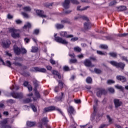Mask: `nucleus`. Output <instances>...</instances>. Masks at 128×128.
Returning a JSON list of instances; mask_svg holds the SVG:
<instances>
[{
  "instance_id": "f257e3e1",
  "label": "nucleus",
  "mask_w": 128,
  "mask_h": 128,
  "mask_svg": "<svg viewBox=\"0 0 128 128\" xmlns=\"http://www.w3.org/2000/svg\"><path fill=\"white\" fill-rule=\"evenodd\" d=\"M13 50L14 52V54H16V56H20V54H25L28 52V51L24 48H19L16 46V44H14L13 46Z\"/></svg>"
},
{
  "instance_id": "f03ea898",
  "label": "nucleus",
  "mask_w": 128,
  "mask_h": 128,
  "mask_svg": "<svg viewBox=\"0 0 128 128\" xmlns=\"http://www.w3.org/2000/svg\"><path fill=\"white\" fill-rule=\"evenodd\" d=\"M110 64L113 66H115L116 68H120L123 70L126 66V64L122 62H116V61H110Z\"/></svg>"
},
{
  "instance_id": "7ed1b4c3",
  "label": "nucleus",
  "mask_w": 128,
  "mask_h": 128,
  "mask_svg": "<svg viewBox=\"0 0 128 128\" xmlns=\"http://www.w3.org/2000/svg\"><path fill=\"white\" fill-rule=\"evenodd\" d=\"M80 18L84 20H86L87 22L84 24V30H90L92 28V23L88 22V20H90L88 18L84 16H81Z\"/></svg>"
},
{
  "instance_id": "20e7f679",
  "label": "nucleus",
  "mask_w": 128,
  "mask_h": 128,
  "mask_svg": "<svg viewBox=\"0 0 128 128\" xmlns=\"http://www.w3.org/2000/svg\"><path fill=\"white\" fill-rule=\"evenodd\" d=\"M54 110H57L58 112H59L60 114H62V116H64V112H62V110L58 108H56V106H50L47 108H45L44 109V112H54Z\"/></svg>"
},
{
  "instance_id": "39448f33",
  "label": "nucleus",
  "mask_w": 128,
  "mask_h": 128,
  "mask_svg": "<svg viewBox=\"0 0 128 128\" xmlns=\"http://www.w3.org/2000/svg\"><path fill=\"white\" fill-rule=\"evenodd\" d=\"M58 36V34H54V38L56 42H59V44H68V42L66 41V40L62 39V38L60 37V36Z\"/></svg>"
},
{
  "instance_id": "423d86ee",
  "label": "nucleus",
  "mask_w": 128,
  "mask_h": 128,
  "mask_svg": "<svg viewBox=\"0 0 128 128\" xmlns=\"http://www.w3.org/2000/svg\"><path fill=\"white\" fill-rule=\"evenodd\" d=\"M58 86H56L54 88V92H58L60 90H62L64 88V83L62 80H58Z\"/></svg>"
},
{
  "instance_id": "0eeeda50",
  "label": "nucleus",
  "mask_w": 128,
  "mask_h": 128,
  "mask_svg": "<svg viewBox=\"0 0 128 128\" xmlns=\"http://www.w3.org/2000/svg\"><path fill=\"white\" fill-rule=\"evenodd\" d=\"M9 32H10L11 33V36L13 38H20V35L19 33H16V32H18V30H16V29H15L14 28H10L8 29Z\"/></svg>"
},
{
  "instance_id": "6e6552de",
  "label": "nucleus",
  "mask_w": 128,
  "mask_h": 128,
  "mask_svg": "<svg viewBox=\"0 0 128 128\" xmlns=\"http://www.w3.org/2000/svg\"><path fill=\"white\" fill-rule=\"evenodd\" d=\"M68 114H70V122L73 123V124H76V122H74V117H72V115L74 114V108L72 106H70L68 110Z\"/></svg>"
},
{
  "instance_id": "1a4fd4ad",
  "label": "nucleus",
  "mask_w": 128,
  "mask_h": 128,
  "mask_svg": "<svg viewBox=\"0 0 128 128\" xmlns=\"http://www.w3.org/2000/svg\"><path fill=\"white\" fill-rule=\"evenodd\" d=\"M10 95L12 96V98H20V100H21L24 98V95L22 92H11Z\"/></svg>"
},
{
  "instance_id": "9d476101",
  "label": "nucleus",
  "mask_w": 128,
  "mask_h": 128,
  "mask_svg": "<svg viewBox=\"0 0 128 128\" xmlns=\"http://www.w3.org/2000/svg\"><path fill=\"white\" fill-rule=\"evenodd\" d=\"M106 94H108V92H106V90L105 89L98 88V91L96 92V96H98V98H102V94L106 96Z\"/></svg>"
},
{
  "instance_id": "9b49d317",
  "label": "nucleus",
  "mask_w": 128,
  "mask_h": 128,
  "mask_svg": "<svg viewBox=\"0 0 128 128\" xmlns=\"http://www.w3.org/2000/svg\"><path fill=\"white\" fill-rule=\"evenodd\" d=\"M60 36L62 38H74V35L72 34H68V32L66 31H62L60 32Z\"/></svg>"
},
{
  "instance_id": "f8f14e48",
  "label": "nucleus",
  "mask_w": 128,
  "mask_h": 128,
  "mask_svg": "<svg viewBox=\"0 0 128 128\" xmlns=\"http://www.w3.org/2000/svg\"><path fill=\"white\" fill-rule=\"evenodd\" d=\"M11 44L10 40L7 39L5 42H2V46L3 48L6 50V48H8L10 46Z\"/></svg>"
},
{
  "instance_id": "ddd939ff",
  "label": "nucleus",
  "mask_w": 128,
  "mask_h": 128,
  "mask_svg": "<svg viewBox=\"0 0 128 128\" xmlns=\"http://www.w3.org/2000/svg\"><path fill=\"white\" fill-rule=\"evenodd\" d=\"M34 70H32V72H42L43 74H44L45 72H46V69L44 68H40L39 67H34L32 68Z\"/></svg>"
},
{
  "instance_id": "4468645a",
  "label": "nucleus",
  "mask_w": 128,
  "mask_h": 128,
  "mask_svg": "<svg viewBox=\"0 0 128 128\" xmlns=\"http://www.w3.org/2000/svg\"><path fill=\"white\" fill-rule=\"evenodd\" d=\"M114 103L116 108H118L122 106V102L119 99L114 98Z\"/></svg>"
},
{
  "instance_id": "2eb2a0df",
  "label": "nucleus",
  "mask_w": 128,
  "mask_h": 128,
  "mask_svg": "<svg viewBox=\"0 0 128 128\" xmlns=\"http://www.w3.org/2000/svg\"><path fill=\"white\" fill-rule=\"evenodd\" d=\"M64 98H66V95L64 94V92H60V96H57L55 98L57 102H62L64 100Z\"/></svg>"
},
{
  "instance_id": "dca6fc26",
  "label": "nucleus",
  "mask_w": 128,
  "mask_h": 128,
  "mask_svg": "<svg viewBox=\"0 0 128 128\" xmlns=\"http://www.w3.org/2000/svg\"><path fill=\"white\" fill-rule=\"evenodd\" d=\"M70 0H64V2L62 4V6L66 10L70 8Z\"/></svg>"
},
{
  "instance_id": "f3484780",
  "label": "nucleus",
  "mask_w": 128,
  "mask_h": 128,
  "mask_svg": "<svg viewBox=\"0 0 128 128\" xmlns=\"http://www.w3.org/2000/svg\"><path fill=\"white\" fill-rule=\"evenodd\" d=\"M84 64L85 66L90 68L92 66V61L88 59H86L84 62Z\"/></svg>"
},
{
  "instance_id": "a211bd4d",
  "label": "nucleus",
  "mask_w": 128,
  "mask_h": 128,
  "mask_svg": "<svg viewBox=\"0 0 128 128\" xmlns=\"http://www.w3.org/2000/svg\"><path fill=\"white\" fill-rule=\"evenodd\" d=\"M116 78L118 80L122 82H126V78L124 76H117Z\"/></svg>"
},
{
  "instance_id": "6ab92c4d",
  "label": "nucleus",
  "mask_w": 128,
  "mask_h": 128,
  "mask_svg": "<svg viewBox=\"0 0 128 128\" xmlns=\"http://www.w3.org/2000/svg\"><path fill=\"white\" fill-rule=\"evenodd\" d=\"M44 12L43 10H37L36 11V14H37L38 16H40V18H46V16L44 15Z\"/></svg>"
},
{
  "instance_id": "aec40b11",
  "label": "nucleus",
  "mask_w": 128,
  "mask_h": 128,
  "mask_svg": "<svg viewBox=\"0 0 128 128\" xmlns=\"http://www.w3.org/2000/svg\"><path fill=\"white\" fill-rule=\"evenodd\" d=\"M26 124H27V126H29L30 128H32L35 126H36V122L28 121L26 122Z\"/></svg>"
},
{
  "instance_id": "412c9836",
  "label": "nucleus",
  "mask_w": 128,
  "mask_h": 128,
  "mask_svg": "<svg viewBox=\"0 0 128 128\" xmlns=\"http://www.w3.org/2000/svg\"><path fill=\"white\" fill-rule=\"evenodd\" d=\"M8 118L4 119L0 121V128L5 126L8 124Z\"/></svg>"
},
{
  "instance_id": "4be33fe9",
  "label": "nucleus",
  "mask_w": 128,
  "mask_h": 128,
  "mask_svg": "<svg viewBox=\"0 0 128 128\" xmlns=\"http://www.w3.org/2000/svg\"><path fill=\"white\" fill-rule=\"evenodd\" d=\"M108 55L110 56H111V58H118V54L116 52H110L108 53Z\"/></svg>"
},
{
  "instance_id": "5701e85b",
  "label": "nucleus",
  "mask_w": 128,
  "mask_h": 128,
  "mask_svg": "<svg viewBox=\"0 0 128 128\" xmlns=\"http://www.w3.org/2000/svg\"><path fill=\"white\" fill-rule=\"evenodd\" d=\"M23 30H26V28H32V24L29 22L26 23L22 28Z\"/></svg>"
},
{
  "instance_id": "b1692460",
  "label": "nucleus",
  "mask_w": 128,
  "mask_h": 128,
  "mask_svg": "<svg viewBox=\"0 0 128 128\" xmlns=\"http://www.w3.org/2000/svg\"><path fill=\"white\" fill-rule=\"evenodd\" d=\"M41 121L42 122H43L44 124H48V122H50V120H48V116H44L43 118H42L41 119Z\"/></svg>"
},
{
  "instance_id": "393cba45",
  "label": "nucleus",
  "mask_w": 128,
  "mask_h": 128,
  "mask_svg": "<svg viewBox=\"0 0 128 128\" xmlns=\"http://www.w3.org/2000/svg\"><path fill=\"white\" fill-rule=\"evenodd\" d=\"M55 26L57 30H62V28H64V25L60 24H56L55 25Z\"/></svg>"
},
{
  "instance_id": "a878e982",
  "label": "nucleus",
  "mask_w": 128,
  "mask_h": 128,
  "mask_svg": "<svg viewBox=\"0 0 128 128\" xmlns=\"http://www.w3.org/2000/svg\"><path fill=\"white\" fill-rule=\"evenodd\" d=\"M116 4H118V2L116 1V0H112L108 4V6H116Z\"/></svg>"
},
{
  "instance_id": "bb28decb",
  "label": "nucleus",
  "mask_w": 128,
  "mask_h": 128,
  "mask_svg": "<svg viewBox=\"0 0 128 128\" xmlns=\"http://www.w3.org/2000/svg\"><path fill=\"white\" fill-rule=\"evenodd\" d=\"M118 10L120 12H124V10H126V7L125 6H120Z\"/></svg>"
},
{
  "instance_id": "cd10ccee",
  "label": "nucleus",
  "mask_w": 128,
  "mask_h": 128,
  "mask_svg": "<svg viewBox=\"0 0 128 128\" xmlns=\"http://www.w3.org/2000/svg\"><path fill=\"white\" fill-rule=\"evenodd\" d=\"M32 34H35L36 36H38L40 34V29L36 28L32 32Z\"/></svg>"
},
{
  "instance_id": "c85d7f7f",
  "label": "nucleus",
  "mask_w": 128,
  "mask_h": 128,
  "mask_svg": "<svg viewBox=\"0 0 128 128\" xmlns=\"http://www.w3.org/2000/svg\"><path fill=\"white\" fill-rule=\"evenodd\" d=\"M106 38L107 40H114V37L112 35L106 36Z\"/></svg>"
},
{
  "instance_id": "c756f323",
  "label": "nucleus",
  "mask_w": 128,
  "mask_h": 128,
  "mask_svg": "<svg viewBox=\"0 0 128 128\" xmlns=\"http://www.w3.org/2000/svg\"><path fill=\"white\" fill-rule=\"evenodd\" d=\"M23 10L24 12H31L32 8H30L29 6H26L23 8Z\"/></svg>"
},
{
  "instance_id": "7c9ffc66",
  "label": "nucleus",
  "mask_w": 128,
  "mask_h": 128,
  "mask_svg": "<svg viewBox=\"0 0 128 128\" xmlns=\"http://www.w3.org/2000/svg\"><path fill=\"white\" fill-rule=\"evenodd\" d=\"M86 82L87 84H92V79L90 76H88L86 78Z\"/></svg>"
},
{
  "instance_id": "2f4dec72",
  "label": "nucleus",
  "mask_w": 128,
  "mask_h": 128,
  "mask_svg": "<svg viewBox=\"0 0 128 128\" xmlns=\"http://www.w3.org/2000/svg\"><path fill=\"white\" fill-rule=\"evenodd\" d=\"M38 48L36 46L32 47V49L31 50L32 52H38Z\"/></svg>"
},
{
  "instance_id": "473e14b6",
  "label": "nucleus",
  "mask_w": 128,
  "mask_h": 128,
  "mask_svg": "<svg viewBox=\"0 0 128 128\" xmlns=\"http://www.w3.org/2000/svg\"><path fill=\"white\" fill-rule=\"evenodd\" d=\"M114 82H116L113 80H108L106 82L107 84L109 85L113 84H114Z\"/></svg>"
},
{
  "instance_id": "72a5a7b5",
  "label": "nucleus",
  "mask_w": 128,
  "mask_h": 128,
  "mask_svg": "<svg viewBox=\"0 0 128 128\" xmlns=\"http://www.w3.org/2000/svg\"><path fill=\"white\" fill-rule=\"evenodd\" d=\"M94 72H96L97 74H102V70L98 68H94Z\"/></svg>"
},
{
  "instance_id": "f704fd0d",
  "label": "nucleus",
  "mask_w": 128,
  "mask_h": 128,
  "mask_svg": "<svg viewBox=\"0 0 128 128\" xmlns=\"http://www.w3.org/2000/svg\"><path fill=\"white\" fill-rule=\"evenodd\" d=\"M106 118L107 120H108V122L109 124H112V118H110V115H106Z\"/></svg>"
},
{
  "instance_id": "c9c22d12",
  "label": "nucleus",
  "mask_w": 128,
  "mask_h": 128,
  "mask_svg": "<svg viewBox=\"0 0 128 128\" xmlns=\"http://www.w3.org/2000/svg\"><path fill=\"white\" fill-rule=\"evenodd\" d=\"M100 48L102 50H107V48H108V46L106 44H102L100 45Z\"/></svg>"
},
{
  "instance_id": "e433bc0d",
  "label": "nucleus",
  "mask_w": 128,
  "mask_h": 128,
  "mask_svg": "<svg viewBox=\"0 0 128 128\" xmlns=\"http://www.w3.org/2000/svg\"><path fill=\"white\" fill-rule=\"evenodd\" d=\"M60 22L61 24H70V22L68 18L64 20H62Z\"/></svg>"
},
{
  "instance_id": "4c0bfd02",
  "label": "nucleus",
  "mask_w": 128,
  "mask_h": 128,
  "mask_svg": "<svg viewBox=\"0 0 128 128\" xmlns=\"http://www.w3.org/2000/svg\"><path fill=\"white\" fill-rule=\"evenodd\" d=\"M78 62L76 58H74V59L71 58L69 62L70 64H76Z\"/></svg>"
},
{
  "instance_id": "58836bf2",
  "label": "nucleus",
  "mask_w": 128,
  "mask_h": 128,
  "mask_svg": "<svg viewBox=\"0 0 128 128\" xmlns=\"http://www.w3.org/2000/svg\"><path fill=\"white\" fill-rule=\"evenodd\" d=\"M32 99L30 98H26L24 100V104H30V102H31Z\"/></svg>"
},
{
  "instance_id": "ea45409f",
  "label": "nucleus",
  "mask_w": 128,
  "mask_h": 128,
  "mask_svg": "<svg viewBox=\"0 0 128 128\" xmlns=\"http://www.w3.org/2000/svg\"><path fill=\"white\" fill-rule=\"evenodd\" d=\"M70 1L73 4H80V2L78 0H70Z\"/></svg>"
},
{
  "instance_id": "a19ab883",
  "label": "nucleus",
  "mask_w": 128,
  "mask_h": 128,
  "mask_svg": "<svg viewBox=\"0 0 128 128\" xmlns=\"http://www.w3.org/2000/svg\"><path fill=\"white\" fill-rule=\"evenodd\" d=\"M63 70L64 72H70V70L68 66H65L63 67Z\"/></svg>"
},
{
  "instance_id": "79ce46f5",
  "label": "nucleus",
  "mask_w": 128,
  "mask_h": 128,
  "mask_svg": "<svg viewBox=\"0 0 128 128\" xmlns=\"http://www.w3.org/2000/svg\"><path fill=\"white\" fill-rule=\"evenodd\" d=\"M116 88H118V90H120L121 92H123L124 90V87H122V86H120L118 85L116 86Z\"/></svg>"
},
{
  "instance_id": "37998d69",
  "label": "nucleus",
  "mask_w": 128,
  "mask_h": 128,
  "mask_svg": "<svg viewBox=\"0 0 128 128\" xmlns=\"http://www.w3.org/2000/svg\"><path fill=\"white\" fill-rule=\"evenodd\" d=\"M14 64V66H22V64H20L18 62H14L13 63Z\"/></svg>"
},
{
  "instance_id": "c03bdc74",
  "label": "nucleus",
  "mask_w": 128,
  "mask_h": 128,
  "mask_svg": "<svg viewBox=\"0 0 128 128\" xmlns=\"http://www.w3.org/2000/svg\"><path fill=\"white\" fill-rule=\"evenodd\" d=\"M120 58L122 60H124V62H126L128 63V57L126 56H122L120 57Z\"/></svg>"
},
{
  "instance_id": "a18cd8bd",
  "label": "nucleus",
  "mask_w": 128,
  "mask_h": 128,
  "mask_svg": "<svg viewBox=\"0 0 128 128\" xmlns=\"http://www.w3.org/2000/svg\"><path fill=\"white\" fill-rule=\"evenodd\" d=\"M74 50V52H80V51L82 50V49L79 47H75Z\"/></svg>"
},
{
  "instance_id": "49530a36",
  "label": "nucleus",
  "mask_w": 128,
  "mask_h": 128,
  "mask_svg": "<svg viewBox=\"0 0 128 128\" xmlns=\"http://www.w3.org/2000/svg\"><path fill=\"white\" fill-rule=\"evenodd\" d=\"M6 66H8V68H11L12 67V63L10 62V61L7 60L6 62Z\"/></svg>"
},
{
  "instance_id": "de8ad7c7",
  "label": "nucleus",
  "mask_w": 128,
  "mask_h": 128,
  "mask_svg": "<svg viewBox=\"0 0 128 128\" xmlns=\"http://www.w3.org/2000/svg\"><path fill=\"white\" fill-rule=\"evenodd\" d=\"M35 96H36V98H40V92L38 91H36L35 92Z\"/></svg>"
},
{
  "instance_id": "09e8293b",
  "label": "nucleus",
  "mask_w": 128,
  "mask_h": 128,
  "mask_svg": "<svg viewBox=\"0 0 128 128\" xmlns=\"http://www.w3.org/2000/svg\"><path fill=\"white\" fill-rule=\"evenodd\" d=\"M30 106H31V108L33 112H36V106H34V104H31Z\"/></svg>"
},
{
  "instance_id": "8fccbe9b",
  "label": "nucleus",
  "mask_w": 128,
  "mask_h": 128,
  "mask_svg": "<svg viewBox=\"0 0 128 128\" xmlns=\"http://www.w3.org/2000/svg\"><path fill=\"white\" fill-rule=\"evenodd\" d=\"M76 40H78V37H74L70 39V42H76Z\"/></svg>"
},
{
  "instance_id": "3c124183",
  "label": "nucleus",
  "mask_w": 128,
  "mask_h": 128,
  "mask_svg": "<svg viewBox=\"0 0 128 128\" xmlns=\"http://www.w3.org/2000/svg\"><path fill=\"white\" fill-rule=\"evenodd\" d=\"M108 92L111 94H114V89L112 88H110L108 89Z\"/></svg>"
},
{
  "instance_id": "603ef678",
  "label": "nucleus",
  "mask_w": 128,
  "mask_h": 128,
  "mask_svg": "<svg viewBox=\"0 0 128 128\" xmlns=\"http://www.w3.org/2000/svg\"><path fill=\"white\" fill-rule=\"evenodd\" d=\"M96 53L98 54H99L100 56H104V53L102 52L97 50Z\"/></svg>"
},
{
  "instance_id": "864d4df0",
  "label": "nucleus",
  "mask_w": 128,
  "mask_h": 128,
  "mask_svg": "<svg viewBox=\"0 0 128 128\" xmlns=\"http://www.w3.org/2000/svg\"><path fill=\"white\" fill-rule=\"evenodd\" d=\"M33 84L34 85V86H36V87L38 86V80H36L33 81Z\"/></svg>"
},
{
  "instance_id": "5fc2aeb1",
  "label": "nucleus",
  "mask_w": 128,
  "mask_h": 128,
  "mask_svg": "<svg viewBox=\"0 0 128 128\" xmlns=\"http://www.w3.org/2000/svg\"><path fill=\"white\" fill-rule=\"evenodd\" d=\"M27 88L29 92H32V85H30V84H28Z\"/></svg>"
},
{
  "instance_id": "6e6d98bb",
  "label": "nucleus",
  "mask_w": 128,
  "mask_h": 128,
  "mask_svg": "<svg viewBox=\"0 0 128 128\" xmlns=\"http://www.w3.org/2000/svg\"><path fill=\"white\" fill-rule=\"evenodd\" d=\"M28 84H28V81H24V84H23L24 86L28 87Z\"/></svg>"
},
{
  "instance_id": "4d7b16f0",
  "label": "nucleus",
  "mask_w": 128,
  "mask_h": 128,
  "mask_svg": "<svg viewBox=\"0 0 128 128\" xmlns=\"http://www.w3.org/2000/svg\"><path fill=\"white\" fill-rule=\"evenodd\" d=\"M98 105H94V112L96 114Z\"/></svg>"
},
{
  "instance_id": "13d9d810",
  "label": "nucleus",
  "mask_w": 128,
  "mask_h": 128,
  "mask_svg": "<svg viewBox=\"0 0 128 128\" xmlns=\"http://www.w3.org/2000/svg\"><path fill=\"white\" fill-rule=\"evenodd\" d=\"M108 124H102L98 128H104L106 126H108Z\"/></svg>"
},
{
  "instance_id": "bf43d9fd",
  "label": "nucleus",
  "mask_w": 128,
  "mask_h": 128,
  "mask_svg": "<svg viewBox=\"0 0 128 128\" xmlns=\"http://www.w3.org/2000/svg\"><path fill=\"white\" fill-rule=\"evenodd\" d=\"M69 56L71 58H76V54L74 53L72 54H69Z\"/></svg>"
},
{
  "instance_id": "052dcab7",
  "label": "nucleus",
  "mask_w": 128,
  "mask_h": 128,
  "mask_svg": "<svg viewBox=\"0 0 128 128\" xmlns=\"http://www.w3.org/2000/svg\"><path fill=\"white\" fill-rule=\"evenodd\" d=\"M13 90H20V86H12Z\"/></svg>"
},
{
  "instance_id": "680f3d73",
  "label": "nucleus",
  "mask_w": 128,
  "mask_h": 128,
  "mask_svg": "<svg viewBox=\"0 0 128 128\" xmlns=\"http://www.w3.org/2000/svg\"><path fill=\"white\" fill-rule=\"evenodd\" d=\"M74 102H75V104H80V102H82V101L78 99V100H74Z\"/></svg>"
},
{
  "instance_id": "e2e57ef3",
  "label": "nucleus",
  "mask_w": 128,
  "mask_h": 128,
  "mask_svg": "<svg viewBox=\"0 0 128 128\" xmlns=\"http://www.w3.org/2000/svg\"><path fill=\"white\" fill-rule=\"evenodd\" d=\"M22 14L24 16V18H28V14L24 12H22Z\"/></svg>"
},
{
  "instance_id": "0e129e2a",
  "label": "nucleus",
  "mask_w": 128,
  "mask_h": 128,
  "mask_svg": "<svg viewBox=\"0 0 128 128\" xmlns=\"http://www.w3.org/2000/svg\"><path fill=\"white\" fill-rule=\"evenodd\" d=\"M52 74H55L56 76H57L58 74H60V72H58L56 70H54L52 72Z\"/></svg>"
},
{
  "instance_id": "69168bd1",
  "label": "nucleus",
  "mask_w": 128,
  "mask_h": 128,
  "mask_svg": "<svg viewBox=\"0 0 128 128\" xmlns=\"http://www.w3.org/2000/svg\"><path fill=\"white\" fill-rule=\"evenodd\" d=\"M8 102L10 104H16V101L12 99H10L8 100Z\"/></svg>"
},
{
  "instance_id": "338daca9",
  "label": "nucleus",
  "mask_w": 128,
  "mask_h": 128,
  "mask_svg": "<svg viewBox=\"0 0 128 128\" xmlns=\"http://www.w3.org/2000/svg\"><path fill=\"white\" fill-rule=\"evenodd\" d=\"M1 128H12V126L10 125L6 124L4 126H3Z\"/></svg>"
},
{
  "instance_id": "774afa93",
  "label": "nucleus",
  "mask_w": 128,
  "mask_h": 128,
  "mask_svg": "<svg viewBox=\"0 0 128 128\" xmlns=\"http://www.w3.org/2000/svg\"><path fill=\"white\" fill-rule=\"evenodd\" d=\"M50 62L52 64H56V61H54V60L51 59L50 60Z\"/></svg>"
}]
</instances>
